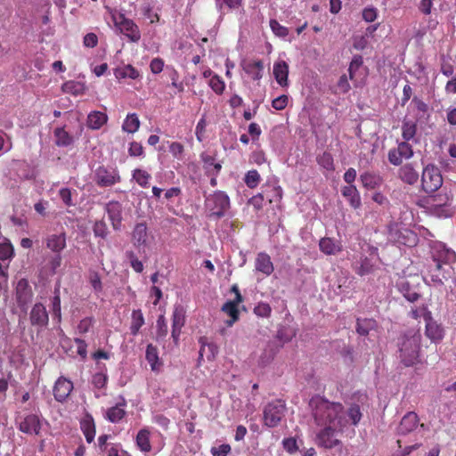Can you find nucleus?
Here are the masks:
<instances>
[{"label": "nucleus", "instance_id": "1", "mask_svg": "<svg viewBox=\"0 0 456 456\" xmlns=\"http://www.w3.org/2000/svg\"><path fill=\"white\" fill-rule=\"evenodd\" d=\"M309 406L314 423L320 428L315 436L317 446L332 449L341 444L337 437L348 426H356L361 419L362 412L359 405L352 404L347 410L337 402L316 395L310 402Z\"/></svg>", "mask_w": 456, "mask_h": 456}, {"label": "nucleus", "instance_id": "2", "mask_svg": "<svg viewBox=\"0 0 456 456\" xmlns=\"http://www.w3.org/2000/svg\"><path fill=\"white\" fill-rule=\"evenodd\" d=\"M420 339V334L414 331H409L401 338L398 358L404 366H413L419 362Z\"/></svg>", "mask_w": 456, "mask_h": 456}, {"label": "nucleus", "instance_id": "3", "mask_svg": "<svg viewBox=\"0 0 456 456\" xmlns=\"http://www.w3.org/2000/svg\"><path fill=\"white\" fill-rule=\"evenodd\" d=\"M111 19L115 27L124 34L131 42L137 43L141 39V31L139 27L125 16L124 13L118 11L111 12Z\"/></svg>", "mask_w": 456, "mask_h": 456}, {"label": "nucleus", "instance_id": "4", "mask_svg": "<svg viewBox=\"0 0 456 456\" xmlns=\"http://www.w3.org/2000/svg\"><path fill=\"white\" fill-rule=\"evenodd\" d=\"M431 213L440 218H446L452 216V199L447 193H438L431 196L428 200Z\"/></svg>", "mask_w": 456, "mask_h": 456}, {"label": "nucleus", "instance_id": "5", "mask_svg": "<svg viewBox=\"0 0 456 456\" xmlns=\"http://www.w3.org/2000/svg\"><path fill=\"white\" fill-rule=\"evenodd\" d=\"M206 207L211 216L222 217L230 207L228 195L221 191L210 194L206 199Z\"/></svg>", "mask_w": 456, "mask_h": 456}, {"label": "nucleus", "instance_id": "6", "mask_svg": "<svg viewBox=\"0 0 456 456\" xmlns=\"http://www.w3.org/2000/svg\"><path fill=\"white\" fill-rule=\"evenodd\" d=\"M443 177L438 167L434 165H428L422 172L421 185L427 193H433L441 188Z\"/></svg>", "mask_w": 456, "mask_h": 456}, {"label": "nucleus", "instance_id": "7", "mask_svg": "<svg viewBox=\"0 0 456 456\" xmlns=\"http://www.w3.org/2000/svg\"><path fill=\"white\" fill-rule=\"evenodd\" d=\"M285 412V404L281 401L269 403L264 410V422L267 427H276Z\"/></svg>", "mask_w": 456, "mask_h": 456}, {"label": "nucleus", "instance_id": "8", "mask_svg": "<svg viewBox=\"0 0 456 456\" xmlns=\"http://www.w3.org/2000/svg\"><path fill=\"white\" fill-rule=\"evenodd\" d=\"M431 253L436 265V270H442L443 264H450L456 259L455 252L447 248L446 246L441 242H436L432 246Z\"/></svg>", "mask_w": 456, "mask_h": 456}, {"label": "nucleus", "instance_id": "9", "mask_svg": "<svg viewBox=\"0 0 456 456\" xmlns=\"http://www.w3.org/2000/svg\"><path fill=\"white\" fill-rule=\"evenodd\" d=\"M413 156L411 145L408 142L398 143L397 148L391 149L388 151V160L395 166H399L403 159H409Z\"/></svg>", "mask_w": 456, "mask_h": 456}, {"label": "nucleus", "instance_id": "10", "mask_svg": "<svg viewBox=\"0 0 456 456\" xmlns=\"http://www.w3.org/2000/svg\"><path fill=\"white\" fill-rule=\"evenodd\" d=\"M120 181V176L116 169L99 167L95 172V182L101 187L112 186Z\"/></svg>", "mask_w": 456, "mask_h": 456}, {"label": "nucleus", "instance_id": "11", "mask_svg": "<svg viewBox=\"0 0 456 456\" xmlns=\"http://www.w3.org/2000/svg\"><path fill=\"white\" fill-rule=\"evenodd\" d=\"M105 211L108 214L109 219L115 231L121 228L122 224V205L118 201H110L105 205Z\"/></svg>", "mask_w": 456, "mask_h": 456}, {"label": "nucleus", "instance_id": "12", "mask_svg": "<svg viewBox=\"0 0 456 456\" xmlns=\"http://www.w3.org/2000/svg\"><path fill=\"white\" fill-rule=\"evenodd\" d=\"M29 320L33 326L40 328L45 327L49 322V316L45 306L41 303L35 304L30 311Z\"/></svg>", "mask_w": 456, "mask_h": 456}, {"label": "nucleus", "instance_id": "13", "mask_svg": "<svg viewBox=\"0 0 456 456\" xmlns=\"http://www.w3.org/2000/svg\"><path fill=\"white\" fill-rule=\"evenodd\" d=\"M73 389V384L70 380L61 377L59 378L53 387V395L56 401L62 403L70 395Z\"/></svg>", "mask_w": 456, "mask_h": 456}, {"label": "nucleus", "instance_id": "14", "mask_svg": "<svg viewBox=\"0 0 456 456\" xmlns=\"http://www.w3.org/2000/svg\"><path fill=\"white\" fill-rule=\"evenodd\" d=\"M33 292L27 280L21 279L16 287V297L20 307L26 306L32 299Z\"/></svg>", "mask_w": 456, "mask_h": 456}, {"label": "nucleus", "instance_id": "15", "mask_svg": "<svg viewBox=\"0 0 456 456\" xmlns=\"http://www.w3.org/2000/svg\"><path fill=\"white\" fill-rule=\"evenodd\" d=\"M19 428L21 432L29 435H38L41 429V424L39 418L35 414H29L26 416L19 425Z\"/></svg>", "mask_w": 456, "mask_h": 456}, {"label": "nucleus", "instance_id": "16", "mask_svg": "<svg viewBox=\"0 0 456 456\" xmlns=\"http://www.w3.org/2000/svg\"><path fill=\"white\" fill-rule=\"evenodd\" d=\"M418 422L419 419L417 414L412 411L408 412L403 417L397 428L398 434L406 435L413 431L417 428Z\"/></svg>", "mask_w": 456, "mask_h": 456}, {"label": "nucleus", "instance_id": "17", "mask_svg": "<svg viewBox=\"0 0 456 456\" xmlns=\"http://www.w3.org/2000/svg\"><path fill=\"white\" fill-rule=\"evenodd\" d=\"M147 226L144 223L135 224L132 232V240L136 248L145 247L148 242Z\"/></svg>", "mask_w": 456, "mask_h": 456}, {"label": "nucleus", "instance_id": "18", "mask_svg": "<svg viewBox=\"0 0 456 456\" xmlns=\"http://www.w3.org/2000/svg\"><path fill=\"white\" fill-rule=\"evenodd\" d=\"M47 248L54 253H60L66 247V235L64 232L50 234L45 239Z\"/></svg>", "mask_w": 456, "mask_h": 456}, {"label": "nucleus", "instance_id": "19", "mask_svg": "<svg viewBox=\"0 0 456 456\" xmlns=\"http://www.w3.org/2000/svg\"><path fill=\"white\" fill-rule=\"evenodd\" d=\"M273 76L281 86H288L289 65L285 61L274 62Z\"/></svg>", "mask_w": 456, "mask_h": 456}, {"label": "nucleus", "instance_id": "20", "mask_svg": "<svg viewBox=\"0 0 456 456\" xmlns=\"http://www.w3.org/2000/svg\"><path fill=\"white\" fill-rule=\"evenodd\" d=\"M184 325V314L182 308L176 307L173 312L172 322V338L175 344H177L181 329Z\"/></svg>", "mask_w": 456, "mask_h": 456}, {"label": "nucleus", "instance_id": "21", "mask_svg": "<svg viewBox=\"0 0 456 456\" xmlns=\"http://www.w3.org/2000/svg\"><path fill=\"white\" fill-rule=\"evenodd\" d=\"M342 195L348 200L354 208H359L362 205L360 193L354 184L344 186L341 189Z\"/></svg>", "mask_w": 456, "mask_h": 456}, {"label": "nucleus", "instance_id": "22", "mask_svg": "<svg viewBox=\"0 0 456 456\" xmlns=\"http://www.w3.org/2000/svg\"><path fill=\"white\" fill-rule=\"evenodd\" d=\"M441 270H436V265L434 267H430L428 271V276L430 281L426 279V282L429 284L431 282L435 286H442L444 284L443 280L447 281L448 278L451 277L452 273V268L449 266L446 269H444L442 276L440 275Z\"/></svg>", "mask_w": 456, "mask_h": 456}, {"label": "nucleus", "instance_id": "23", "mask_svg": "<svg viewBox=\"0 0 456 456\" xmlns=\"http://www.w3.org/2000/svg\"><path fill=\"white\" fill-rule=\"evenodd\" d=\"M255 267L257 272L270 275L273 272L271 257L265 253H259L256 258Z\"/></svg>", "mask_w": 456, "mask_h": 456}, {"label": "nucleus", "instance_id": "24", "mask_svg": "<svg viewBox=\"0 0 456 456\" xmlns=\"http://www.w3.org/2000/svg\"><path fill=\"white\" fill-rule=\"evenodd\" d=\"M400 179L408 184H415L419 180V173L413 167L412 164H405L398 172Z\"/></svg>", "mask_w": 456, "mask_h": 456}, {"label": "nucleus", "instance_id": "25", "mask_svg": "<svg viewBox=\"0 0 456 456\" xmlns=\"http://www.w3.org/2000/svg\"><path fill=\"white\" fill-rule=\"evenodd\" d=\"M81 430L87 443L94 442L95 437V424L91 415H86L80 422Z\"/></svg>", "mask_w": 456, "mask_h": 456}, {"label": "nucleus", "instance_id": "26", "mask_svg": "<svg viewBox=\"0 0 456 456\" xmlns=\"http://www.w3.org/2000/svg\"><path fill=\"white\" fill-rule=\"evenodd\" d=\"M320 250L325 255H336L341 251V245L331 238H322L319 242Z\"/></svg>", "mask_w": 456, "mask_h": 456}, {"label": "nucleus", "instance_id": "27", "mask_svg": "<svg viewBox=\"0 0 456 456\" xmlns=\"http://www.w3.org/2000/svg\"><path fill=\"white\" fill-rule=\"evenodd\" d=\"M125 406L126 403L123 401V403H117L115 406L110 407L107 410L105 418L112 423L118 422L126 415Z\"/></svg>", "mask_w": 456, "mask_h": 456}, {"label": "nucleus", "instance_id": "28", "mask_svg": "<svg viewBox=\"0 0 456 456\" xmlns=\"http://www.w3.org/2000/svg\"><path fill=\"white\" fill-rule=\"evenodd\" d=\"M86 85L84 82L69 80L61 86V91L75 96L82 95L86 92Z\"/></svg>", "mask_w": 456, "mask_h": 456}, {"label": "nucleus", "instance_id": "29", "mask_svg": "<svg viewBox=\"0 0 456 456\" xmlns=\"http://www.w3.org/2000/svg\"><path fill=\"white\" fill-rule=\"evenodd\" d=\"M108 120L105 113L101 111H92L87 116V126L92 129H100Z\"/></svg>", "mask_w": 456, "mask_h": 456}, {"label": "nucleus", "instance_id": "30", "mask_svg": "<svg viewBox=\"0 0 456 456\" xmlns=\"http://www.w3.org/2000/svg\"><path fill=\"white\" fill-rule=\"evenodd\" d=\"M243 69L252 79L259 80L263 77L264 63L260 60L248 62L243 66Z\"/></svg>", "mask_w": 456, "mask_h": 456}, {"label": "nucleus", "instance_id": "31", "mask_svg": "<svg viewBox=\"0 0 456 456\" xmlns=\"http://www.w3.org/2000/svg\"><path fill=\"white\" fill-rule=\"evenodd\" d=\"M241 302H236V300L228 301L222 306V311L227 314L231 319L226 321L228 326H232L233 323L239 319L238 305Z\"/></svg>", "mask_w": 456, "mask_h": 456}, {"label": "nucleus", "instance_id": "32", "mask_svg": "<svg viewBox=\"0 0 456 456\" xmlns=\"http://www.w3.org/2000/svg\"><path fill=\"white\" fill-rule=\"evenodd\" d=\"M146 360L151 365V370L157 371L161 366V362L159 358V352L156 346L149 344L146 348Z\"/></svg>", "mask_w": 456, "mask_h": 456}, {"label": "nucleus", "instance_id": "33", "mask_svg": "<svg viewBox=\"0 0 456 456\" xmlns=\"http://www.w3.org/2000/svg\"><path fill=\"white\" fill-rule=\"evenodd\" d=\"M362 186L367 189H375L381 183V178L379 175L371 172H364L360 175Z\"/></svg>", "mask_w": 456, "mask_h": 456}, {"label": "nucleus", "instance_id": "34", "mask_svg": "<svg viewBox=\"0 0 456 456\" xmlns=\"http://www.w3.org/2000/svg\"><path fill=\"white\" fill-rule=\"evenodd\" d=\"M426 335L433 342H438L444 337V330L436 322L430 321L426 325Z\"/></svg>", "mask_w": 456, "mask_h": 456}, {"label": "nucleus", "instance_id": "35", "mask_svg": "<svg viewBox=\"0 0 456 456\" xmlns=\"http://www.w3.org/2000/svg\"><path fill=\"white\" fill-rule=\"evenodd\" d=\"M114 75L118 79L126 77L136 79L140 76L139 71L129 64L115 69Z\"/></svg>", "mask_w": 456, "mask_h": 456}, {"label": "nucleus", "instance_id": "36", "mask_svg": "<svg viewBox=\"0 0 456 456\" xmlns=\"http://www.w3.org/2000/svg\"><path fill=\"white\" fill-rule=\"evenodd\" d=\"M55 143L61 147H66L73 142L72 136L64 127H57L54 130Z\"/></svg>", "mask_w": 456, "mask_h": 456}, {"label": "nucleus", "instance_id": "37", "mask_svg": "<svg viewBox=\"0 0 456 456\" xmlns=\"http://www.w3.org/2000/svg\"><path fill=\"white\" fill-rule=\"evenodd\" d=\"M140 127V120L135 113L128 114L123 122L122 129L129 134L135 133Z\"/></svg>", "mask_w": 456, "mask_h": 456}, {"label": "nucleus", "instance_id": "38", "mask_svg": "<svg viewBox=\"0 0 456 456\" xmlns=\"http://www.w3.org/2000/svg\"><path fill=\"white\" fill-rule=\"evenodd\" d=\"M136 444L142 452H151L150 432L147 429H141L138 432L136 436Z\"/></svg>", "mask_w": 456, "mask_h": 456}, {"label": "nucleus", "instance_id": "39", "mask_svg": "<svg viewBox=\"0 0 456 456\" xmlns=\"http://www.w3.org/2000/svg\"><path fill=\"white\" fill-rule=\"evenodd\" d=\"M417 132V124L413 120L404 119L402 125V136L408 142L414 138Z\"/></svg>", "mask_w": 456, "mask_h": 456}, {"label": "nucleus", "instance_id": "40", "mask_svg": "<svg viewBox=\"0 0 456 456\" xmlns=\"http://www.w3.org/2000/svg\"><path fill=\"white\" fill-rule=\"evenodd\" d=\"M132 321H131V326H130V331L131 334L135 336L138 334L140 329L144 324V317L140 309L134 310L132 312Z\"/></svg>", "mask_w": 456, "mask_h": 456}, {"label": "nucleus", "instance_id": "41", "mask_svg": "<svg viewBox=\"0 0 456 456\" xmlns=\"http://www.w3.org/2000/svg\"><path fill=\"white\" fill-rule=\"evenodd\" d=\"M132 177L142 188L150 187L151 175L147 171L136 168L133 171Z\"/></svg>", "mask_w": 456, "mask_h": 456}, {"label": "nucleus", "instance_id": "42", "mask_svg": "<svg viewBox=\"0 0 456 456\" xmlns=\"http://www.w3.org/2000/svg\"><path fill=\"white\" fill-rule=\"evenodd\" d=\"M362 64V56H354L350 62L348 72H349V78L354 83L355 86H360V82L357 79V72L360 69V67Z\"/></svg>", "mask_w": 456, "mask_h": 456}, {"label": "nucleus", "instance_id": "43", "mask_svg": "<svg viewBox=\"0 0 456 456\" xmlns=\"http://www.w3.org/2000/svg\"><path fill=\"white\" fill-rule=\"evenodd\" d=\"M399 289L403 297L410 302H415L419 299V294L411 289L407 281H402L399 283Z\"/></svg>", "mask_w": 456, "mask_h": 456}, {"label": "nucleus", "instance_id": "44", "mask_svg": "<svg viewBox=\"0 0 456 456\" xmlns=\"http://www.w3.org/2000/svg\"><path fill=\"white\" fill-rule=\"evenodd\" d=\"M51 311L53 319L57 320V322H61V297L59 289H55L54 296L52 298Z\"/></svg>", "mask_w": 456, "mask_h": 456}, {"label": "nucleus", "instance_id": "45", "mask_svg": "<svg viewBox=\"0 0 456 456\" xmlns=\"http://www.w3.org/2000/svg\"><path fill=\"white\" fill-rule=\"evenodd\" d=\"M374 325L375 322L371 319H358L356 330L360 335L364 336L367 335L369 331L374 328Z\"/></svg>", "mask_w": 456, "mask_h": 456}, {"label": "nucleus", "instance_id": "46", "mask_svg": "<svg viewBox=\"0 0 456 456\" xmlns=\"http://www.w3.org/2000/svg\"><path fill=\"white\" fill-rule=\"evenodd\" d=\"M373 271V265L367 257L362 258L359 265L355 266V272L361 276L367 275Z\"/></svg>", "mask_w": 456, "mask_h": 456}, {"label": "nucleus", "instance_id": "47", "mask_svg": "<svg viewBox=\"0 0 456 456\" xmlns=\"http://www.w3.org/2000/svg\"><path fill=\"white\" fill-rule=\"evenodd\" d=\"M261 177L255 169L248 171L245 175L244 182L248 188H256L260 183Z\"/></svg>", "mask_w": 456, "mask_h": 456}, {"label": "nucleus", "instance_id": "48", "mask_svg": "<svg viewBox=\"0 0 456 456\" xmlns=\"http://www.w3.org/2000/svg\"><path fill=\"white\" fill-rule=\"evenodd\" d=\"M317 162L326 170L330 171L334 169L333 157L329 152H323L322 155L318 156Z\"/></svg>", "mask_w": 456, "mask_h": 456}, {"label": "nucleus", "instance_id": "49", "mask_svg": "<svg viewBox=\"0 0 456 456\" xmlns=\"http://www.w3.org/2000/svg\"><path fill=\"white\" fill-rule=\"evenodd\" d=\"M400 236H402L403 239L398 240L399 243L409 247L416 244L417 236L413 232L404 229L400 232Z\"/></svg>", "mask_w": 456, "mask_h": 456}, {"label": "nucleus", "instance_id": "50", "mask_svg": "<svg viewBox=\"0 0 456 456\" xmlns=\"http://www.w3.org/2000/svg\"><path fill=\"white\" fill-rule=\"evenodd\" d=\"M167 324L164 315H159L157 320V340H160L166 338L167 335Z\"/></svg>", "mask_w": 456, "mask_h": 456}, {"label": "nucleus", "instance_id": "51", "mask_svg": "<svg viewBox=\"0 0 456 456\" xmlns=\"http://www.w3.org/2000/svg\"><path fill=\"white\" fill-rule=\"evenodd\" d=\"M208 84L209 87L217 94H223V92L225 88V84H224V80L217 75H216L215 77H212L208 80Z\"/></svg>", "mask_w": 456, "mask_h": 456}, {"label": "nucleus", "instance_id": "52", "mask_svg": "<svg viewBox=\"0 0 456 456\" xmlns=\"http://www.w3.org/2000/svg\"><path fill=\"white\" fill-rule=\"evenodd\" d=\"M126 258L129 260L131 267L136 273H142L143 271V264L140 261L133 251H126Z\"/></svg>", "mask_w": 456, "mask_h": 456}, {"label": "nucleus", "instance_id": "53", "mask_svg": "<svg viewBox=\"0 0 456 456\" xmlns=\"http://www.w3.org/2000/svg\"><path fill=\"white\" fill-rule=\"evenodd\" d=\"M270 28L272 31L279 37H286L289 35L288 28L281 25L276 20H270Z\"/></svg>", "mask_w": 456, "mask_h": 456}, {"label": "nucleus", "instance_id": "54", "mask_svg": "<svg viewBox=\"0 0 456 456\" xmlns=\"http://www.w3.org/2000/svg\"><path fill=\"white\" fill-rule=\"evenodd\" d=\"M351 88L349 80L346 75H342L336 86L335 94H346Z\"/></svg>", "mask_w": 456, "mask_h": 456}, {"label": "nucleus", "instance_id": "55", "mask_svg": "<svg viewBox=\"0 0 456 456\" xmlns=\"http://www.w3.org/2000/svg\"><path fill=\"white\" fill-rule=\"evenodd\" d=\"M272 312V308L267 303L260 302L258 303L255 308L254 313L258 317L266 318L269 317Z\"/></svg>", "mask_w": 456, "mask_h": 456}, {"label": "nucleus", "instance_id": "56", "mask_svg": "<svg viewBox=\"0 0 456 456\" xmlns=\"http://www.w3.org/2000/svg\"><path fill=\"white\" fill-rule=\"evenodd\" d=\"M59 196L65 206L72 207L76 205L72 200V191L69 188H61L59 191Z\"/></svg>", "mask_w": 456, "mask_h": 456}, {"label": "nucleus", "instance_id": "57", "mask_svg": "<svg viewBox=\"0 0 456 456\" xmlns=\"http://www.w3.org/2000/svg\"><path fill=\"white\" fill-rule=\"evenodd\" d=\"M108 380V376L105 372L102 370H100L99 372L95 373L93 376L92 383L96 388H103Z\"/></svg>", "mask_w": 456, "mask_h": 456}, {"label": "nucleus", "instance_id": "58", "mask_svg": "<svg viewBox=\"0 0 456 456\" xmlns=\"http://www.w3.org/2000/svg\"><path fill=\"white\" fill-rule=\"evenodd\" d=\"M94 234L96 237H101L102 239L106 238L108 235V227L103 221H96L93 227Z\"/></svg>", "mask_w": 456, "mask_h": 456}, {"label": "nucleus", "instance_id": "59", "mask_svg": "<svg viewBox=\"0 0 456 456\" xmlns=\"http://www.w3.org/2000/svg\"><path fill=\"white\" fill-rule=\"evenodd\" d=\"M13 255V248L10 242L0 243V260L10 259Z\"/></svg>", "mask_w": 456, "mask_h": 456}, {"label": "nucleus", "instance_id": "60", "mask_svg": "<svg viewBox=\"0 0 456 456\" xmlns=\"http://www.w3.org/2000/svg\"><path fill=\"white\" fill-rule=\"evenodd\" d=\"M184 148L183 145L177 142H173L169 145V152L174 158L182 159L183 155Z\"/></svg>", "mask_w": 456, "mask_h": 456}, {"label": "nucleus", "instance_id": "61", "mask_svg": "<svg viewBox=\"0 0 456 456\" xmlns=\"http://www.w3.org/2000/svg\"><path fill=\"white\" fill-rule=\"evenodd\" d=\"M231 446L228 444H224L211 448V454L213 456H227L231 452Z\"/></svg>", "mask_w": 456, "mask_h": 456}, {"label": "nucleus", "instance_id": "62", "mask_svg": "<svg viewBox=\"0 0 456 456\" xmlns=\"http://www.w3.org/2000/svg\"><path fill=\"white\" fill-rule=\"evenodd\" d=\"M282 444L285 451L290 454L296 452L298 449L297 440L293 437L285 438L282 441Z\"/></svg>", "mask_w": 456, "mask_h": 456}, {"label": "nucleus", "instance_id": "63", "mask_svg": "<svg viewBox=\"0 0 456 456\" xmlns=\"http://www.w3.org/2000/svg\"><path fill=\"white\" fill-rule=\"evenodd\" d=\"M378 11L374 7H366L362 11V19L366 22H372L377 19Z\"/></svg>", "mask_w": 456, "mask_h": 456}, {"label": "nucleus", "instance_id": "64", "mask_svg": "<svg viewBox=\"0 0 456 456\" xmlns=\"http://www.w3.org/2000/svg\"><path fill=\"white\" fill-rule=\"evenodd\" d=\"M288 101L287 95H281L273 100L272 106L277 110H282L286 108Z\"/></svg>", "mask_w": 456, "mask_h": 456}]
</instances>
